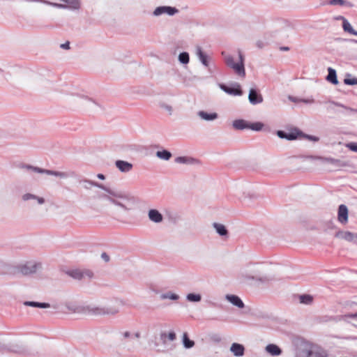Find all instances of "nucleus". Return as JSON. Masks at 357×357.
Here are the masks:
<instances>
[{
    "mask_svg": "<svg viewBox=\"0 0 357 357\" xmlns=\"http://www.w3.org/2000/svg\"><path fill=\"white\" fill-rule=\"evenodd\" d=\"M165 335H165V333H164V334H162V337L163 336H165Z\"/></svg>",
    "mask_w": 357,
    "mask_h": 357,
    "instance_id": "obj_62",
    "label": "nucleus"
},
{
    "mask_svg": "<svg viewBox=\"0 0 357 357\" xmlns=\"http://www.w3.org/2000/svg\"><path fill=\"white\" fill-rule=\"evenodd\" d=\"M350 236H351V231H339L335 235V236L336 238L344 239L347 241H348L349 240Z\"/></svg>",
    "mask_w": 357,
    "mask_h": 357,
    "instance_id": "obj_36",
    "label": "nucleus"
},
{
    "mask_svg": "<svg viewBox=\"0 0 357 357\" xmlns=\"http://www.w3.org/2000/svg\"><path fill=\"white\" fill-rule=\"evenodd\" d=\"M225 298L232 305L238 307V308H243L245 306L243 302L238 296L233 294H227L225 296Z\"/></svg>",
    "mask_w": 357,
    "mask_h": 357,
    "instance_id": "obj_17",
    "label": "nucleus"
},
{
    "mask_svg": "<svg viewBox=\"0 0 357 357\" xmlns=\"http://www.w3.org/2000/svg\"><path fill=\"white\" fill-rule=\"evenodd\" d=\"M329 102L333 105H335V106H337V107H341L342 108H344L345 109H347V110H351V111H353L354 109H351V108H349L346 106H344V105L340 103V102H335V101H329Z\"/></svg>",
    "mask_w": 357,
    "mask_h": 357,
    "instance_id": "obj_46",
    "label": "nucleus"
},
{
    "mask_svg": "<svg viewBox=\"0 0 357 357\" xmlns=\"http://www.w3.org/2000/svg\"><path fill=\"white\" fill-rule=\"evenodd\" d=\"M256 45L259 47V48H263L264 47V43L263 41L261 40H258L257 41L256 43Z\"/></svg>",
    "mask_w": 357,
    "mask_h": 357,
    "instance_id": "obj_54",
    "label": "nucleus"
},
{
    "mask_svg": "<svg viewBox=\"0 0 357 357\" xmlns=\"http://www.w3.org/2000/svg\"><path fill=\"white\" fill-rule=\"evenodd\" d=\"M341 20H342V28L344 31L349 33L350 34H353L355 30L353 29L349 21L344 17H341Z\"/></svg>",
    "mask_w": 357,
    "mask_h": 357,
    "instance_id": "obj_30",
    "label": "nucleus"
},
{
    "mask_svg": "<svg viewBox=\"0 0 357 357\" xmlns=\"http://www.w3.org/2000/svg\"><path fill=\"white\" fill-rule=\"evenodd\" d=\"M183 343L184 347L187 349H190V348L192 347L195 344L194 342L192 340H190L188 338L186 333H184V335H183Z\"/></svg>",
    "mask_w": 357,
    "mask_h": 357,
    "instance_id": "obj_40",
    "label": "nucleus"
},
{
    "mask_svg": "<svg viewBox=\"0 0 357 357\" xmlns=\"http://www.w3.org/2000/svg\"><path fill=\"white\" fill-rule=\"evenodd\" d=\"M282 50H284V51H287L289 50V48L288 47H284L282 48Z\"/></svg>",
    "mask_w": 357,
    "mask_h": 357,
    "instance_id": "obj_58",
    "label": "nucleus"
},
{
    "mask_svg": "<svg viewBox=\"0 0 357 357\" xmlns=\"http://www.w3.org/2000/svg\"><path fill=\"white\" fill-rule=\"evenodd\" d=\"M78 102L82 106H89L91 104H93L94 102L92 101L91 99L86 98V97H82L78 98Z\"/></svg>",
    "mask_w": 357,
    "mask_h": 357,
    "instance_id": "obj_41",
    "label": "nucleus"
},
{
    "mask_svg": "<svg viewBox=\"0 0 357 357\" xmlns=\"http://www.w3.org/2000/svg\"><path fill=\"white\" fill-rule=\"evenodd\" d=\"M264 124L261 122L249 123L248 129L254 131H260L263 129Z\"/></svg>",
    "mask_w": 357,
    "mask_h": 357,
    "instance_id": "obj_37",
    "label": "nucleus"
},
{
    "mask_svg": "<svg viewBox=\"0 0 357 357\" xmlns=\"http://www.w3.org/2000/svg\"><path fill=\"white\" fill-rule=\"evenodd\" d=\"M289 100H290L291 101H292V102H298V101H299L298 98H294V97L289 96Z\"/></svg>",
    "mask_w": 357,
    "mask_h": 357,
    "instance_id": "obj_56",
    "label": "nucleus"
},
{
    "mask_svg": "<svg viewBox=\"0 0 357 357\" xmlns=\"http://www.w3.org/2000/svg\"><path fill=\"white\" fill-rule=\"evenodd\" d=\"M187 301L193 303L200 302L202 300V296L199 294L190 293L186 296Z\"/></svg>",
    "mask_w": 357,
    "mask_h": 357,
    "instance_id": "obj_34",
    "label": "nucleus"
},
{
    "mask_svg": "<svg viewBox=\"0 0 357 357\" xmlns=\"http://www.w3.org/2000/svg\"><path fill=\"white\" fill-rule=\"evenodd\" d=\"M178 61L182 64H188L190 61L189 54L186 52H183L179 54Z\"/></svg>",
    "mask_w": 357,
    "mask_h": 357,
    "instance_id": "obj_38",
    "label": "nucleus"
},
{
    "mask_svg": "<svg viewBox=\"0 0 357 357\" xmlns=\"http://www.w3.org/2000/svg\"><path fill=\"white\" fill-rule=\"evenodd\" d=\"M132 336H134V337H135V338H137V339H139V338H140V337H141V333H140V332L137 331V332L135 333L132 335Z\"/></svg>",
    "mask_w": 357,
    "mask_h": 357,
    "instance_id": "obj_55",
    "label": "nucleus"
},
{
    "mask_svg": "<svg viewBox=\"0 0 357 357\" xmlns=\"http://www.w3.org/2000/svg\"><path fill=\"white\" fill-rule=\"evenodd\" d=\"M149 220L155 223H160L163 220L162 215L156 209H150L148 212Z\"/></svg>",
    "mask_w": 357,
    "mask_h": 357,
    "instance_id": "obj_16",
    "label": "nucleus"
},
{
    "mask_svg": "<svg viewBox=\"0 0 357 357\" xmlns=\"http://www.w3.org/2000/svg\"><path fill=\"white\" fill-rule=\"evenodd\" d=\"M299 300L301 303L310 305L312 303L313 297L308 294H303L300 296Z\"/></svg>",
    "mask_w": 357,
    "mask_h": 357,
    "instance_id": "obj_39",
    "label": "nucleus"
},
{
    "mask_svg": "<svg viewBox=\"0 0 357 357\" xmlns=\"http://www.w3.org/2000/svg\"><path fill=\"white\" fill-rule=\"evenodd\" d=\"M301 135H303L302 132L300 131L298 129L295 128L291 130L289 132H287V139L290 141L295 140Z\"/></svg>",
    "mask_w": 357,
    "mask_h": 357,
    "instance_id": "obj_29",
    "label": "nucleus"
},
{
    "mask_svg": "<svg viewBox=\"0 0 357 357\" xmlns=\"http://www.w3.org/2000/svg\"><path fill=\"white\" fill-rule=\"evenodd\" d=\"M313 352V345L306 340H301L296 344V357H311Z\"/></svg>",
    "mask_w": 357,
    "mask_h": 357,
    "instance_id": "obj_6",
    "label": "nucleus"
},
{
    "mask_svg": "<svg viewBox=\"0 0 357 357\" xmlns=\"http://www.w3.org/2000/svg\"><path fill=\"white\" fill-rule=\"evenodd\" d=\"M329 4L332 6L339 5L341 6H347L349 4L348 2L344 0H331Z\"/></svg>",
    "mask_w": 357,
    "mask_h": 357,
    "instance_id": "obj_43",
    "label": "nucleus"
},
{
    "mask_svg": "<svg viewBox=\"0 0 357 357\" xmlns=\"http://www.w3.org/2000/svg\"><path fill=\"white\" fill-rule=\"evenodd\" d=\"M158 106L160 107V108H161V109H164L165 112H167L169 116L172 115L174 109H173V107L172 105H170L163 101H160L158 103Z\"/></svg>",
    "mask_w": 357,
    "mask_h": 357,
    "instance_id": "obj_35",
    "label": "nucleus"
},
{
    "mask_svg": "<svg viewBox=\"0 0 357 357\" xmlns=\"http://www.w3.org/2000/svg\"><path fill=\"white\" fill-rule=\"evenodd\" d=\"M195 55L204 66L206 68L208 67L209 56L202 50V48L200 46H197L195 47Z\"/></svg>",
    "mask_w": 357,
    "mask_h": 357,
    "instance_id": "obj_11",
    "label": "nucleus"
},
{
    "mask_svg": "<svg viewBox=\"0 0 357 357\" xmlns=\"http://www.w3.org/2000/svg\"><path fill=\"white\" fill-rule=\"evenodd\" d=\"M351 41L353 43H357V40L352 39V40H351Z\"/></svg>",
    "mask_w": 357,
    "mask_h": 357,
    "instance_id": "obj_59",
    "label": "nucleus"
},
{
    "mask_svg": "<svg viewBox=\"0 0 357 357\" xmlns=\"http://www.w3.org/2000/svg\"><path fill=\"white\" fill-rule=\"evenodd\" d=\"M232 126L234 129L242 130L248 129L249 122L243 119H236L233 121Z\"/></svg>",
    "mask_w": 357,
    "mask_h": 357,
    "instance_id": "obj_22",
    "label": "nucleus"
},
{
    "mask_svg": "<svg viewBox=\"0 0 357 357\" xmlns=\"http://www.w3.org/2000/svg\"><path fill=\"white\" fill-rule=\"evenodd\" d=\"M103 190L105 193H98L97 198L100 200H104L109 202L116 206L120 207L124 211H129V208L127 203L129 202L132 198L126 193L115 191L110 188H106L102 185V188H100Z\"/></svg>",
    "mask_w": 357,
    "mask_h": 357,
    "instance_id": "obj_2",
    "label": "nucleus"
},
{
    "mask_svg": "<svg viewBox=\"0 0 357 357\" xmlns=\"http://www.w3.org/2000/svg\"><path fill=\"white\" fill-rule=\"evenodd\" d=\"M82 184L84 189L89 190L91 186H96L97 188H102V185L95 181H92L88 179H83L79 181Z\"/></svg>",
    "mask_w": 357,
    "mask_h": 357,
    "instance_id": "obj_26",
    "label": "nucleus"
},
{
    "mask_svg": "<svg viewBox=\"0 0 357 357\" xmlns=\"http://www.w3.org/2000/svg\"><path fill=\"white\" fill-rule=\"evenodd\" d=\"M22 200L23 202H27L29 200L36 201L37 204L43 205L45 203V199L43 197H39L36 195L31 192H26L22 195Z\"/></svg>",
    "mask_w": 357,
    "mask_h": 357,
    "instance_id": "obj_14",
    "label": "nucleus"
},
{
    "mask_svg": "<svg viewBox=\"0 0 357 357\" xmlns=\"http://www.w3.org/2000/svg\"><path fill=\"white\" fill-rule=\"evenodd\" d=\"M241 282L248 284H266L273 280V278L266 274L264 266L257 264H250L243 268L238 275Z\"/></svg>",
    "mask_w": 357,
    "mask_h": 357,
    "instance_id": "obj_1",
    "label": "nucleus"
},
{
    "mask_svg": "<svg viewBox=\"0 0 357 357\" xmlns=\"http://www.w3.org/2000/svg\"><path fill=\"white\" fill-rule=\"evenodd\" d=\"M213 227L215 229L216 232L223 236L227 234V230L225 225L219 223H213Z\"/></svg>",
    "mask_w": 357,
    "mask_h": 357,
    "instance_id": "obj_31",
    "label": "nucleus"
},
{
    "mask_svg": "<svg viewBox=\"0 0 357 357\" xmlns=\"http://www.w3.org/2000/svg\"><path fill=\"white\" fill-rule=\"evenodd\" d=\"M68 274L75 280H82L85 278H92L93 273L88 269H74L69 271Z\"/></svg>",
    "mask_w": 357,
    "mask_h": 357,
    "instance_id": "obj_9",
    "label": "nucleus"
},
{
    "mask_svg": "<svg viewBox=\"0 0 357 357\" xmlns=\"http://www.w3.org/2000/svg\"><path fill=\"white\" fill-rule=\"evenodd\" d=\"M85 311L92 315H105L104 307L88 305Z\"/></svg>",
    "mask_w": 357,
    "mask_h": 357,
    "instance_id": "obj_21",
    "label": "nucleus"
},
{
    "mask_svg": "<svg viewBox=\"0 0 357 357\" xmlns=\"http://www.w3.org/2000/svg\"><path fill=\"white\" fill-rule=\"evenodd\" d=\"M328 75L326 77L327 81L333 84H337L338 80L337 79V74L335 70H334L332 68H328Z\"/></svg>",
    "mask_w": 357,
    "mask_h": 357,
    "instance_id": "obj_25",
    "label": "nucleus"
},
{
    "mask_svg": "<svg viewBox=\"0 0 357 357\" xmlns=\"http://www.w3.org/2000/svg\"><path fill=\"white\" fill-rule=\"evenodd\" d=\"M178 13V10L175 7L169 6H161L155 8L153 12V15L155 17L160 16L162 15H167L169 16H173Z\"/></svg>",
    "mask_w": 357,
    "mask_h": 357,
    "instance_id": "obj_8",
    "label": "nucleus"
},
{
    "mask_svg": "<svg viewBox=\"0 0 357 357\" xmlns=\"http://www.w3.org/2000/svg\"><path fill=\"white\" fill-rule=\"evenodd\" d=\"M197 114L202 119L207 121H213L218 118V114L215 112L207 113L204 111H199Z\"/></svg>",
    "mask_w": 357,
    "mask_h": 357,
    "instance_id": "obj_23",
    "label": "nucleus"
},
{
    "mask_svg": "<svg viewBox=\"0 0 357 357\" xmlns=\"http://www.w3.org/2000/svg\"><path fill=\"white\" fill-rule=\"evenodd\" d=\"M348 208L346 205L341 204L339 206L337 212V220L342 224L345 225L348 222Z\"/></svg>",
    "mask_w": 357,
    "mask_h": 357,
    "instance_id": "obj_13",
    "label": "nucleus"
},
{
    "mask_svg": "<svg viewBox=\"0 0 357 357\" xmlns=\"http://www.w3.org/2000/svg\"><path fill=\"white\" fill-rule=\"evenodd\" d=\"M23 304L26 306L33 307L47 308L50 307V304L47 303H39L36 301H24Z\"/></svg>",
    "mask_w": 357,
    "mask_h": 357,
    "instance_id": "obj_27",
    "label": "nucleus"
},
{
    "mask_svg": "<svg viewBox=\"0 0 357 357\" xmlns=\"http://www.w3.org/2000/svg\"><path fill=\"white\" fill-rule=\"evenodd\" d=\"M248 100L250 104L255 105L260 104L263 102L264 99L262 96L257 92L256 89H251L248 94Z\"/></svg>",
    "mask_w": 357,
    "mask_h": 357,
    "instance_id": "obj_12",
    "label": "nucleus"
},
{
    "mask_svg": "<svg viewBox=\"0 0 357 357\" xmlns=\"http://www.w3.org/2000/svg\"><path fill=\"white\" fill-rule=\"evenodd\" d=\"M340 320L350 323L357 327V312L343 314L341 316Z\"/></svg>",
    "mask_w": 357,
    "mask_h": 357,
    "instance_id": "obj_20",
    "label": "nucleus"
},
{
    "mask_svg": "<svg viewBox=\"0 0 357 357\" xmlns=\"http://www.w3.org/2000/svg\"><path fill=\"white\" fill-rule=\"evenodd\" d=\"M344 82L347 85H356L357 84V78L349 75L344 79Z\"/></svg>",
    "mask_w": 357,
    "mask_h": 357,
    "instance_id": "obj_42",
    "label": "nucleus"
},
{
    "mask_svg": "<svg viewBox=\"0 0 357 357\" xmlns=\"http://www.w3.org/2000/svg\"><path fill=\"white\" fill-rule=\"evenodd\" d=\"M305 137L309 139L310 140H312V141H314V142H317L319 140V138L315 137V136H312V135H303Z\"/></svg>",
    "mask_w": 357,
    "mask_h": 357,
    "instance_id": "obj_51",
    "label": "nucleus"
},
{
    "mask_svg": "<svg viewBox=\"0 0 357 357\" xmlns=\"http://www.w3.org/2000/svg\"><path fill=\"white\" fill-rule=\"evenodd\" d=\"M323 164H330L335 167H341L345 166V162L333 158H319Z\"/></svg>",
    "mask_w": 357,
    "mask_h": 357,
    "instance_id": "obj_15",
    "label": "nucleus"
},
{
    "mask_svg": "<svg viewBox=\"0 0 357 357\" xmlns=\"http://www.w3.org/2000/svg\"><path fill=\"white\" fill-rule=\"evenodd\" d=\"M121 336L124 338V339H127V338H130V337H132V335L131 334L130 332L129 331H124V332H122L121 333Z\"/></svg>",
    "mask_w": 357,
    "mask_h": 357,
    "instance_id": "obj_48",
    "label": "nucleus"
},
{
    "mask_svg": "<svg viewBox=\"0 0 357 357\" xmlns=\"http://www.w3.org/2000/svg\"><path fill=\"white\" fill-rule=\"evenodd\" d=\"M15 271L22 275L33 274L41 268V264L34 261H24L15 266Z\"/></svg>",
    "mask_w": 357,
    "mask_h": 357,
    "instance_id": "obj_5",
    "label": "nucleus"
},
{
    "mask_svg": "<svg viewBox=\"0 0 357 357\" xmlns=\"http://www.w3.org/2000/svg\"><path fill=\"white\" fill-rule=\"evenodd\" d=\"M347 147L351 151L357 153V142H350L346 144Z\"/></svg>",
    "mask_w": 357,
    "mask_h": 357,
    "instance_id": "obj_44",
    "label": "nucleus"
},
{
    "mask_svg": "<svg viewBox=\"0 0 357 357\" xmlns=\"http://www.w3.org/2000/svg\"><path fill=\"white\" fill-rule=\"evenodd\" d=\"M352 35L357 36V31H354V33Z\"/></svg>",
    "mask_w": 357,
    "mask_h": 357,
    "instance_id": "obj_60",
    "label": "nucleus"
},
{
    "mask_svg": "<svg viewBox=\"0 0 357 357\" xmlns=\"http://www.w3.org/2000/svg\"><path fill=\"white\" fill-rule=\"evenodd\" d=\"M124 305V302L121 299H115L111 304L104 307L105 315H114L117 314L120 308Z\"/></svg>",
    "mask_w": 357,
    "mask_h": 357,
    "instance_id": "obj_7",
    "label": "nucleus"
},
{
    "mask_svg": "<svg viewBox=\"0 0 357 357\" xmlns=\"http://www.w3.org/2000/svg\"><path fill=\"white\" fill-rule=\"evenodd\" d=\"M341 17H342V16H339V17H337V20H341Z\"/></svg>",
    "mask_w": 357,
    "mask_h": 357,
    "instance_id": "obj_61",
    "label": "nucleus"
},
{
    "mask_svg": "<svg viewBox=\"0 0 357 357\" xmlns=\"http://www.w3.org/2000/svg\"><path fill=\"white\" fill-rule=\"evenodd\" d=\"M300 101L305 102L306 104H312L314 102V100L313 98L310 99H301Z\"/></svg>",
    "mask_w": 357,
    "mask_h": 357,
    "instance_id": "obj_50",
    "label": "nucleus"
},
{
    "mask_svg": "<svg viewBox=\"0 0 357 357\" xmlns=\"http://www.w3.org/2000/svg\"><path fill=\"white\" fill-rule=\"evenodd\" d=\"M61 47L62 49H65V50H68V49H70V43H69V42H66V43H65L61 44Z\"/></svg>",
    "mask_w": 357,
    "mask_h": 357,
    "instance_id": "obj_53",
    "label": "nucleus"
},
{
    "mask_svg": "<svg viewBox=\"0 0 357 357\" xmlns=\"http://www.w3.org/2000/svg\"><path fill=\"white\" fill-rule=\"evenodd\" d=\"M160 298L162 300L170 299L172 301H176L179 298V296L175 293L168 291L160 295Z\"/></svg>",
    "mask_w": 357,
    "mask_h": 357,
    "instance_id": "obj_33",
    "label": "nucleus"
},
{
    "mask_svg": "<svg viewBox=\"0 0 357 357\" xmlns=\"http://www.w3.org/2000/svg\"><path fill=\"white\" fill-rule=\"evenodd\" d=\"M348 242H351L353 243L357 244V233L351 232V236L349 237V240Z\"/></svg>",
    "mask_w": 357,
    "mask_h": 357,
    "instance_id": "obj_45",
    "label": "nucleus"
},
{
    "mask_svg": "<svg viewBox=\"0 0 357 357\" xmlns=\"http://www.w3.org/2000/svg\"><path fill=\"white\" fill-rule=\"evenodd\" d=\"M222 56L226 66L236 75L240 77H245V56L241 50H238L236 56L226 52H222Z\"/></svg>",
    "mask_w": 357,
    "mask_h": 357,
    "instance_id": "obj_3",
    "label": "nucleus"
},
{
    "mask_svg": "<svg viewBox=\"0 0 357 357\" xmlns=\"http://www.w3.org/2000/svg\"><path fill=\"white\" fill-rule=\"evenodd\" d=\"M97 177L101 180H104L105 178V176L102 174H98L97 175Z\"/></svg>",
    "mask_w": 357,
    "mask_h": 357,
    "instance_id": "obj_57",
    "label": "nucleus"
},
{
    "mask_svg": "<svg viewBox=\"0 0 357 357\" xmlns=\"http://www.w3.org/2000/svg\"><path fill=\"white\" fill-rule=\"evenodd\" d=\"M220 88L227 94L231 96H240L243 95V91L241 89V85L238 83H236L234 87H229L226 86L225 84H220Z\"/></svg>",
    "mask_w": 357,
    "mask_h": 357,
    "instance_id": "obj_10",
    "label": "nucleus"
},
{
    "mask_svg": "<svg viewBox=\"0 0 357 357\" xmlns=\"http://www.w3.org/2000/svg\"><path fill=\"white\" fill-rule=\"evenodd\" d=\"M277 135L278 136V137H280L281 139H287V132H286L283 130H278V131H277Z\"/></svg>",
    "mask_w": 357,
    "mask_h": 357,
    "instance_id": "obj_47",
    "label": "nucleus"
},
{
    "mask_svg": "<svg viewBox=\"0 0 357 357\" xmlns=\"http://www.w3.org/2000/svg\"><path fill=\"white\" fill-rule=\"evenodd\" d=\"M156 156L160 159L169 160L172 157V153L167 150L158 151L156 152Z\"/></svg>",
    "mask_w": 357,
    "mask_h": 357,
    "instance_id": "obj_32",
    "label": "nucleus"
},
{
    "mask_svg": "<svg viewBox=\"0 0 357 357\" xmlns=\"http://www.w3.org/2000/svg\"><path fill=\"white\" fill-rule=\"evenodd\" d=\"M231 352L236 357L243 356L245 351L243 345L238 343H233L230 347Z\"/></svg>",
    "mask_w": 357,
    "mask_h": 357,
    "instance_id": "obj_19",
    "label": "nucleus"
},
{
    "mask_svg": "<svg viewBox=\"0 0 357 357\" xmlns=\"http://www.w3.org/2000/svg\"><path fill=\"white\" fill-rule=\"evenodd\" d=\"M175 162L179 164H194L197 160L190 157L179 156L176 158Z\"/></svg>",
    "mask_w": 357,
    "mask_h": 357,
    "instance_id": "obj_28",
    "label": "nucleus"
},
{
    "mask_svg": "<svg viewBox=\"0 0 357 357\" xmlns=\"http://www.w3.org/2000/svg\"><path fill=\"white\" fill-rule=\"evenodd\" d=\"M266 351L272 356H279L282 350L278 346L274 344H269L266 347Z\"/></svg>",
    "mask_w": 357,
    "mask_h": 357,
    "instance_id": "obj_24",
    "label": "nucleus"
},
{
    "mask_svg": "<svg viewBox=\"0 0 357 357\" xmlns=\"http://www.w3.org/2000/svg\"><path fill=\"white\" fill-rule=\"evenodd\" d=\"M115 165L119 171L124 173L130 172L132 168V165L131 163L124 160H116Z\"/></svg>",
    "mask_w": 357,
    "mask_h": 357,
    "instance_id": "obj_18",
    "label": "nucleus"
},
{
    "mask_svg": "<svg viewBox=\"0 0 357 357\" xmlns=\"http://www.w3.org/2000/svg\"><path fill=\"white\" fill-rule=\"evenodd\" d=\"M167 337L169 340L173 341L176 339V334L174 332H170L167 335Z\"/></svg>",
    "mask_w": 357,
    "mask_h": 357,
    "instance_id": "obj_49",
    "label": "nucleus"
},
{
    "mask_svg": "<svg viewBox=\"0 0 357 357\" xmlns=\"http://www.w3.org/2000/svg\"><path fill=\"white\" fill-rule=\"evenodd\" d=\"M101 258L106 262L109 260V257L105 252L101 254Z\"/></svg>",
    "mask_w": 357,
    "mask_h": 357,
    "instance_id": "obj_52",
    "label": "nucleus"
},
{
    "mask_svg": "<svg viewBox=\"0 0 357 357\" xmlns=\"http://www.w3.org/2000/svg\"><path fill=\"white\" fill-rule=\"evenodd\" d=\"M21 168L26 169L28 171H31L38 174H45L49 176H54L56 177H59L61 178H66L68 177H73L75 176V173L73 172H63L59 171H54L50 169H43L38 167H34L30 165H22Z\"/></svg>",
    "mask_w": 357,
    "mask_h": 357,
    "instance_id": "obj_4",
    "label": "nucleus"
}]
</instances>
